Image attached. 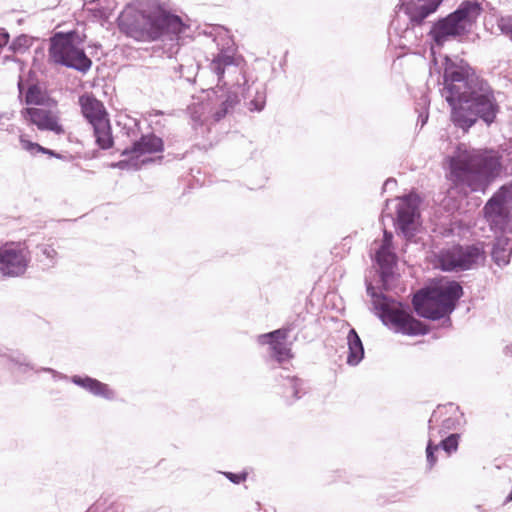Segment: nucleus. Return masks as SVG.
<instances>
[{
    "instance_id": "25",
    "label": "nucleus",
    "mask_w": 512,
    "mask_h": 512,
    "mask_svg": "<svg viewBox=\"0 0 512 512\" xmlns=\"http://www.w3.org/2000/svg\"><path fill=\"white\" fill-rule=\"evenodd\" d=\"M37 259L46 268H53L58 262V252L53 244L41 243L37 245Z\"/></svg>"
},
{
    "instance_id": "35",
    "label": "nucleus",
    "mask_w": 512,
    "mask_h": 512,
    "mask_svg": "<svg viewBox=\"0 0 512 512\" xmlns=\"http://www.w3.org/2000/svg\"><path fill=\"white\" fill-rule=\"evenodd\" d=\"M47 39H43L41 44L34 49V55L31 64H42L46 57Z\"/></svg>"
},
{
    "instance_id": "21",
    "label": "nucleus",
    "mask_w": 512,
    "mask_h": 512,
    "mask_svg": "<svg viewBox=\"0 0 512 512\" xmlns=\"http://www.w3.org/2000/svg\"><path fill=\"white\" fill-rule=\"evenodd\" d=\"M348 346L347 364L357 366L364 358V346L360 336L351 328L346 337Z\"/></svg>"
},
{
    "instance_id": "53",
    "label": "nucleus",
    "mask_w": 512,
    "mask_h": 512,
    "mask_svg": "<svg viewBox=\"0 0 512 512\" xmlns=\"http://www.w3.org/2000/svg\"><path fill=\"white\" fill-rule=\"evenodd\" d=\"M23 22H24V19H23V18H20V19H18V20H17V24H18V25H21Z\"/></svg>"
},
{
    "instance_id": "54",
    "label": "nucleus",
    "mask_w": 512,
    "mask_h": 512,
    "mask_svg": "<svg viewBox=\"0 0 512 512\" xmlns=\"http://www.w3.org/2000/svg\"><path fill=\"white\" fill-rule=\"evenodd\" d=\"M18 87H19V90L22 91V81L21 80L18 82Z\"/></svg>"
},
{
    "instance_id": "12",
    "label": "nucleus",
    "mask_w": 512,
    "mask_h": 512,
    "mask_svg": "<svg viewBox=\"0 0 512 512\" xmlns=\"http://www.w3.org/2000/svg\"><path fill=\"white\" fill-rule=\"evenodd\" d=\"M422 4H416L413 0H399L398 7L409 18V24L412 27H420L425 20L435 13L444 0H417Z\"/></svg>"
},
{
    "instance_id": "7",
    "label": "nucleus",
    "mask_w": 512,
    "mask_h": 512,
    "mask_svg": "<svg viewBox=\"0 0 512 512\" xmlns=\"http://www.w3.org/2000/svg\"><path fill=\"white\" fill-rule=\"evenodd\" d=\"M87 35L76 28L54 30L47 39L48 64H92L85 54Z\"/></svg>"
},
{
    "instance_id": "55",
    "label": "nucleus",
    "mask_w": 512,
    "mask_h": 512,
    "mask_svg": "<svg viewBox=\"0 0 512 512\" xmlns=\"http://www.w3.org/2000/svg\"><path fill=\"white\" fill-rule=\"evenodd\" d=\"M3 117H4V114L0 113V121L3 119Z\"/></svg>"
},
{
    "instance_id": "2",
    "label": "nucleus",
    "mask_w": 512,
    "mask_h": 512,
    "mask_svg": "<svg viewBox=\"0 0 512 512\" xmlns=\"http://www.w3.org/2000/svg\"><path fill=\"white\" fill-rule=\"evenodd\" d=\"M119 30L137 41L157 40L169 37L171 41H178L180 34L188 26L177 14L166 9L159 0H154L145 9H137L131 4L126 5L118 15ZM179 50V44H171L168 58H172L173 49Z\"/></svg>"
},
{
    "instance_id": "42",
    "label": "nucleus",
    "mask_w": 512,
    "mask_h": 512,
    "mask_svg": "<svg viewBox=\"0 0 512 512\" xmlns=\"http://www.w3.org/2000/svg\"><path fill=\"white\" fill-rule=\"evenodd\" d=\"M457 58H458V56H456V55L444 54L443 55V62L441 64H460V65L469 64L464 59H459V61L457 62L456 61Z\"/></svg>"
},
{
    "instance_id": "50",
    "label": "nucleus",
    "mask_w": 512,
    "mask_h": 512,
    "mask_svg": "<svg viewBox=\"0 0 512 512\" xmlns=\"http://www.w3.org/2000/svg\"><path fill=\"white\" fill-rule=\"evenodd\" d=\"M9 32L7 31L6 28H3V27H0V38H5L7 39V37L9 36Z\"/></svg>"
},
{
    "instance_id": "48",
    "label": "nucleus",
    "mask_w": 512,
    "mask_h": 512,
    "mask_svg": "<svg viewBox=\"0 0 512 512\" xmlns=\"http://www.w3.org/2000/svg\"><path fill=\"white\" fill-rule=\"evenodd\" d=\"M68 68H73L82 72L83 74L87 73L91 66H67Z\"/></svg>"
},
{
    "instance_id": "30",
    "label": "nucleus",
    "mask_w": 512,
    "mask_h": 512,
    "mask_svg": "<svg viewBox=\"0 0 512 512\" xmlns=\"http://www.w3.org/2000/svg\"><path fill=\"white\" fill-rule=\"evenodd\" d=\"M85 54L89 61L93 64V60L100 61L104 55L102 45L96 41L85 40Z\"/></svg>"
},
{
    "instance_id": "10",
    "label": "nucleus",
    "mask_w": 512,
    "mask_h": 512,
    "mask_svg": "<svg viewBox=\"0 0 512 512\" xmlns=\"http://www.w3.org/2000/svg\"><path fill=\"white\" fill-rule=\"evenodd\" d=\"M30 251L25 243H6L0 248V274L3 277L23 275L30 262Z\"/></svg>"
},
{
    "instance_id": "40",
    "label": "nucleus",
    "mask_w": 512,
    "mask_h": 512,
    "mask_svg": "<svg viewBox=\"0 0 512 512\" xmlns=\"http://www.w3.org/2000/svg\"><path fill=\"white\" fill-rule=\"evenodd\" d=\"M392 239H393L392 233L387 231V230H384L383 241H382V244H381V246H380V248L378 250L392 251L391 250V248H392Z\"/></svg>"
},
{
    "instance_id": "36",
    "label": "nucleus",
    "mask_w": 512,
    "mask_h": 512,
    "mask_svg": "<svg viewBox=\"0 0 512 512\" xmlns=\"http://www.w3.org/2000/svg\"><path fill=\"white\" fill-rule=\"evenodd\" d=\"M439 446L433 444L431 440L428 441L427 447H426V459L429 466V469H431L437 462V458L435 457V452L438 451Z\"/></svg>"
},
{
    "instance_id": "44",
    "label": "nucleus",
    "mask_w": 512,
    "mask_h": 512,
    "mask_svg": "<svg viewBox=\"0 0 512 512\" xmlns=\"http://www.w3.org/2000/svg\"><path fill=\"white\" fill-rule=\"evenodd\" d=\"M41 153L48 154L49 156H52V157H55L58 159H71V156H69V157L63 156V155L55 152L54 150H51V149H48L45 147H44V151H41Z\"/></svg>"
},
{
    "instance_id": "31",
    "label": "nucleus",
    "mask_w": 512,
    "mask_h": 512,
    "mask_svg": "<svg viewBox=\"0 0 512 512\" xmlns=\"http://www.w3.org/2000/svg\"><path fill=\"white\" fill-rule=\"evenodd\" d=\"M45 96L42 94L37 85H31L25 95V102L28 105H42L44 104Z\"/></svg>"
},
{
    "instance_id": "28",
    "label": "nucleus",
    "mask_w": 512,
    "mask_h": 512,
    "mask_svg": "<svg viewBox=\"0 0 512 512\" xmlns=\"http://www.w3.org/2000/svg\"><path fill=\"white\" fill-rule=\"evenodd\" d=\"M280 376L286 379L287 383L284 384L286 388L285 393H291L293 401L300 399L301 396L306 393V391L303 388V380L297 377H290L288 375L284 376L283 374H281Z\"/></svg>"
},
{
    "instance_id": "18",
    "label": "nucleus",
    "mask_w": 512,
    "mask_h": 512,
    "mask_svg": "<svg viewBox=\"0 0 512 512\" xmlns=\"http://www.w3.org/2000/svg\"><path fill=\"white\" fill-rule=\"evenodd\" d=\"M82 114L87 121L94 125L98 120H106L108 117L104 105L92 95H82L79 98Z\"/></svg>"
},
{
    "instance_id": "4",
    "label": "nucleus",
    "mask_w": 512,
    "mask_h": 512,
    "mask_svg": "<svg viewBox=\"0 0 512 512\" xmlns=\"http://www.w3.org/2000/svg\"><path fill=\"white\" fill-rule=\"evenodd\" d=\"M185 68L189 74L185 79L189 83L196 81L199 72L211 73L217 78V85L230 86V90L217 96L219 107L213 112L215 121H219L230 113L240 102L239 90L246 83V78L239 66H179L177 72L184 77Z\"/></svg>"
},
{
    "instance_id": "23",
    "label": "nucleus",
    "mask_w": 512,
    "mask_h": 512,
    "mask_svg": "<svg viewBox=\"0 0 512 512\" xmlns=\"http://www.w3.org/2000/svg\"><path fill=\"white\" fill-rule=\"evenodd\" d=\"M92 127L97 145L103 150L111 148L114 141L109 119L98 120Z\"/></svg>"
},
{
    "instance_id": "19",
    "label": "nucleus",
    "mask_w": 512,
    "mask_h": 512,
    "mask_svg": "<svg viewBox=\"0 0 512 512\" xmlns=\"http://www.w3.org/2000/svg\"><path fill=\"white\" fill-rule=\"evenodd\" d=\"M72 382L85 390L89 391L91 394L99 397H103L105 399H113L114 393L109 388V386L105 383L100 382L97 379L91 378L89 376L81 377L75 375L72 377Z\"/></svg>"
},
{
    "instance_id": "9",
    "label": "nucleus",
    "mask_w": 512,
    "mask_h": 512,
    "mask_svg": "<svg viewBox=\"0 0 512 512\" xmlns=\"http://www.w3.org/2000/svg\"><path fill=\"white\" fill-rule=\"evenodd\" d=\"M427 36L430 40V51L432 55L429 64H438L436 53H440V50L444 47L446 42L450 40L464 42V40L469 37V34L464 25H461L454 16L449 13L432 22Z\"/></svg>"
},
{
    "instance_id": "49",
    "label": "nucleus",
    "mask_w": 512,
    "mask_h": 512,
    "mask_svg": "<svg viewBox=\"0 0 512 512\" xmlns=\"http://www.w3.org/2000/svg\"><path fill=\"white\" fill-rule=\"evenodd\" d=\"M396 185V180L393 178H389L384 182L383 189L386 190L388 187Z\"/></svg>"
},
{
    "instance_id": "47",
    "label": "nucleus",
    "mask_w": 512,
    "mask_h": 512,
    "mask_svg": "<svg viewBox=\"0 0 512 512\" xmlns=\"http://www.w3.org/2000/svg\"><path fill=\"white\" fill-rule=\"evenodd\" d=\"M9 42H10V35L7 37V39L5 38H0V52L4 49V48H8V45H9Z\"/></svg>"
},
{
    "instance_id": "37",
    "label": "nucleus",
    "mask_w": 512,
    "mask_h": 512,
    "mask_svg": "<svg viewBox=\"0 0 512 512\" xmlns=\"http://www.w3.org/2000/svg\"><path fill=\"white\" fill-rule=\"evenodd\" d=\"M110 3L115 5V0H99V7L97 8L99 17L108 18L113 10V7L110 6Z\"/></svg>"
},
{
    "instance_id": "3",
    "label": "nucleus",
    "mask_w": 512,
    "mask_h": 512,
    "mask_svg": "<svg viewBox=\"0 0 512 512\" xmlns=\"http://www.w3.org/2000/svg\"><path fill=\"white\" fill-rule=\"evenodd\" d=\"M450 176L457 186L473 192H485L501 167L500 156L493 150H477L459 144L448 159Z\"/></svg>"
},
{
    "instance_id": "24",
    "label": "nucleus",
    "mask_w": 512,
    "mask_h": 512,
    "mask_svg": "<svg viewBox=\"0 0 512 512\" xmlns=\"http://www.w3.org/2000/svg\"><path fill=\"white\" fill-rule=\"evenodd\" d=\"M298 320L299 317H297L296 321L287 323L280 329L259 335L258 343L261 345L268 344L269 346L273 345L274 343H284V341L288 337L289 332H291L295 327L298 326V324L296 323Z\"/></svg>"
},
{
    "instance_id": "8",
    "label": "nucleus",
    "mask_w": 512,
    "mask_h": 512,
    "mask_svg": "<svg viewBox=\"0 0 512 512\" xmlns=\"http://www.w3.org/2000/svg\"><path fill=\"white\" fill-rule=\"evenodd\" d=\"M437 264L443 271H465L478 266L485 260L484 244H456L438 252Z\"/></svg>"
},
{
    "instance_id": "5",
    "label": "nucleus",
    "mask_w": 512,
    "mask_h": 512,
    "mask_svg": "<svg viewBox=\"0 0 512 512\" xmlns=\"http://www.w3.org/2000/svg\"><path fill=\"white\" fill-rule=\"evenodd\" d=\"M463 295V288L457 281L441 285L427 286L418 290L412 298L416 314L429 320H439L449 316Z\"/></svg>"
},
{
    "instance_id": "33",
    "label": "nucleus",
    "mask_w": 512,
    "mask_h": 512,
    "mask_svg": "<svg viewBox=\"0 0 512 512\" xmlns=\"http://www.w3.org/2000/svg\"><path fill=\"white\" fill-rule=\"evenodd\" d=\"M459 434L453 433L443 439L439 444V448L441 447L448 455L455 452L458 449L459 445Z\"/></svg>"
},
{
    "instance_id": "29",
    "label": "nucleus",
    "mask_w": 512,
    "mask_h": 512,
    "mask_svg": "<svg viewBox=\"0 0 512 512\" xmlns=\"http://www.w3.org/2000/svg\"><path fill=\"white\" fill-rule=\"evenodd\" d=\"M271 356L278 362L283 363L292 358L291 349L284 343H274L270 346Z\"/></svg>"
},
{
    "instance_id": "34",
    "label": "nucleus",
    "mask_w": 512,
    "mask_h": 512,
    "mask_svg": "<svg viewBox=\"0 0 512 512\" xmlns=\"http://www.w3.org/2000/svg\"><path fill=\"white\" fill-rule=\"evenodd\" d=\"M11 362L15 363L19 366V369H21L23 372L26 370H32L33 366L30 365V363L27 360V357L17 353V354H11L6 356Z\"/></svg>"
},
{
    "instance_id": "17",
    "label": "nucleus",
    "mask_w": 512,
    "mask_h": 512,
    "mask_svg": "<svg viewBox=\"0 0 512 512\" xmlns=\"http://www.w3.org/2000/svg\"><path fill=\"white\" fill-rule=\"evenodd\" d=\"M164 149L163 140L154 135H142L140 139L136 140L130 148L123 150L122 155H143L162 152Z\"/></svg>"
},
{
    "instance_id": "39",
    "label": "nucleus",
    "mask_w": 512,
    "mask_h": 512,
    "mask_svg": "<svg viewBox=\"0 0 512 512\" xmlns=\"http://www.w3.org/2000/svg\"><path fill=\"white\" fill-rule=\"evenodd\" d=\"M430 105V99L426 93H422L419 99L416 101L415 110L424 111L428 110Z\"/></svg>"
},
{
    "instance_id": "51",
    "label": "nucleus",
    "mask_w": 512,
    "mask_h": 512,
    "mask_svg": "<svg viewBox=\"0 0 512 512\" xmlns=\"http://www.w3.org/2000/svg\"><path fill=\"white\" fill-rule=\"evenodd\" d=\"M42 370L45 372L52 373L54 377L59 375V373L57 371L53 370L52 368H43Z\"/></svg>"
},
{
    "instance_id": "26",
    "label": "nucleus",
    "mask_w": 512,
    "mask_h": 512,
    "mask_svg": "<svg viewBox=\"0 0 512 512\" xmlns=\"http://www.w3.org/2000/svg\"><path fill=\"white\" fill-rule=\"evenodd\" d=\"M37 37L22 33L9 42L8 50L13 54H24L33 45L34 41H38Z\"/></svg>"
},
{
    "instance_id": "45",
    "label": "nucleus",
    "mask_w": 512,
    "mask_h": 512,
    "mask_svg": "<svg viewBox=\"0 0 512 512\" xmlns=\"http://www.w3.org/2000/svg\"><path fill=\"white\" fill-rule=\"evenodd\" d=\"M418 112V123H421V126H424L428 121L429 112L428 110L417 111Z\"/></svg>"
},
{
    "instance_id": "13",
    "label": "nucleus",
    "mask_w": 512,
    "mask_h": 512,
    "mask_svg": "<svg viewBox=\"0 0 512 512\" xmlns=\"http://www.w3.org/2000/svg\"><path fill=\"white\" fill-rule=\"evenodd\" d=\"M419 217L418 202L412 195L404 196L397 206L396 221L401 233L408 239L414 236L415 220Z\"/></svg>"
},
{
    "instance_id": "1",
    "label": "nucleus",
    "mask_w": 512,
    "mask_h": 512,
    "mask_svg": "<svg viewBox=\"0 0 512 512\" xmlns=\"http://www.w3.org/2000/svg\"><path fill=\"white\" fill-rule=\"evenodd\" d=\"M442 96L451 107L453 124L467 132L480 119L495 122L500 106L489 83L472 66H444Z\"/></svg>"
},
{
    "instance_id": "16",
    "label": "nucleus",
    "mask_w": 512,
    "mask_h": 512,
    "mask_svg": "<svg viewBox=\"0 0 512 512\" xmlns=\"http://www.w3.org/2000/svg\"><path fill=\"white\" fill-rule=\"evenodd\" d=\"M217 42L218 53L210 64H246L244 57L237 53V47L231 36L220 37Z\"/></svg>"
},
{
    "instance_id": "27",
    "label": "nucleus",
    "mask_w": 512,
    "mask_h": 512,
    "mask_svg": "<svg viewBox=\"0 0 512 512\" xmlns=\"http://www.w3.org/2000/svg\"><path fill=\"white\" fill-rule=\"evenodd\" d=\"M187 112L195 123H202L206 119L207 114L212 112V108L209 101H199L190 104L187 107Z\"/></svg>"
},
{
    "instance_id": "43",
    "label": "nucleus",
    "mask_w": 512,
    "mask_h": 512,
    "mask_svg": "<svg viewBox=\"0 0 512 512\" xmlns=\"http://www.w3.org/2000/svg\"><path fill=\"white\" fill-rule=\"evenodd\" d=\"M132 165L135 167V169L138 168L137 163L136 162L134 163L132 159L131 160H121L115 164H112L113 167H117L122 170L129 169L130 166H132Z\"/></svg>"
},
{
    "instance_id": "38",
    "label": "nucleus",
    "mask_w": 512,
    "mask_h": 512,
    "mask_svg": "<svg viewBox=\"0 0 512 512\" xmlns=\"http://www.w3.org/2000/svg\"><path fill=\"white\" fill-rule=\"evenodd\" d=\"M20 143L22 145V148L32 154L36 152L44 151V147L39 145L38 143L31 142L27 139H25L23 136L20 137Z\"/></svg>"
},
{
    "instance_id": "22",
    "label": "nucleus",
    "mask_w": 512,
    "mask_h": 512,
    "mask_svg": "<svg viewBox=\"0 0 512 512\" xmlns=\"http://www.w3.org/2000/svg\"><path fill=\"white\" fill-rule=\"evenodd\" d=\"M512 253V242L511 240L504 236H498L495 238L493 242L491 256L493 261L498 266H505L510 261V256Z\"/></svg>"
},
{
    "instance_id": "6",
    "label": "nucleus",
    "mask_w": 512,
    "mask_h": 512,
    "mask_svg": "<svg viewBox=\"0 0 512 512\" xmlns=\"http://www.w3.org/2000/svg\"><path fill=\"white\" fill-rule=\"evenodd\" d=\"M366 292L371 297L373 310L385 326L406 335H425L427 329L421 321L413 318L405 306L382 292L366 280Z\"/></svg>"
},
{
    "instance_id": "14",
    "label": "nucleus",
    "mask_w": 512,
    "mask_h": 512,
    "mask_svg": "<svg viewBox=\"0 0 512 512\" xmlns=\"http://www.w3.org/2000/svg\"><path fill=\"white\" fill-rule=\"evenodd\" d=\"M25 119L30 121L39 130L52 131L57 135L64 133L61 124L58 123V117L50 110L38 107L25 108L22 111Z\"/></svg>"
},
{
    "instance_id": "52",
    "label": "nucleus",
    "mask_w": 512,
    "mask_h": 512,
    "mask_svg": "<svg viewBox=\"0 0 512 512\" xmlns=\"http://www.w3.org/2000/svg\"><path fill=\"white\" fill-rule=\"evenodd\" d=\"M512 501V491L508 494V496L506 497L505 501H504V504H507L509 502Z\"/></svg>"
},
{
    "instance_id": "11",
    "label": "nucleus",
    "mask_w": 512,
    "mask_h": 512,
    "mask_svg": "<svg viewBox=\"0 0 512 512\" xmlns=\"http://www.w3.org/2000/svg\"><path fill=\"white\" fill-rule=\"evenodd\" d=\"M505 193L506 187L503 186L487 201L483 209L491 229L495 232H503L508 227L509 217L505 210Z\"/></svg>"
},
{
    "instance_id": "46",
    "label": "nucleus",
    "mask_w": 512,
    "mask_h": 512,
    "mask_svg": "<svg viewBox=\"0 0 512 512\" xmlns=\"http://www.w3.org/2000/svg\"><path fill=\"white\" fill-rule=\"evenodd\" d=\"M3 60H4V62H14L16 64H26L20 58L16 57L13 53H12V55H5Z\"/></svg>"
},
{
    "instance_id": "41",
    "label": "nucleus",
    "mask_w": 512,
    "mask_h": 512,
    "mask_svg": "<svg viewBox=\"0 0 512 512\" xmlns=\"http://www.w3.org/2000/svg\"><path fill=\"white\" fill-rule=\"evenodd\" d=\"M224 475L234 484H239L245 481L247 478V473L245 472L238 474L232 472H225Z\"/></svg>"
},
{
    "instance_id": "32",
    "label": "nucleus",
    "mask_w": 512,
    "mask_h": 512,
    "mask_svg": "<svg viewBox=\"0 0 512 512\" xmlns=\"http://www.w3.org/2000/svg\"><path fill=\"white\" fill-rule=\"evenodd\" d=\"M266 103V93L263 87L256 88L254 98L249 102V110L260 112L264 109Z\"/></svg>"
},
{
    "instance_id": "20",
    "label": "nucleus",
    "mask_w": 512,
    "mask_h": 512,
    "mask_svg": "<svg viewBox=\"0 0 512 512\" xmlns=\"http://www.w3.org/2000/svg\"><path fill=\"white\" fill-rule=\"evenodd\" d=\"M376 260L379 265V277L384 289L394 275L396 255L392 251L378 250Z\"/></svg>"
},
{
    "instance_id": "15",
    "label": "nucleus",
    "mask_w": 512,
    "mask_h": 512,
    "mask_svg": "<svg viewBox=\"0 0 512 512\" xmlns=\"http://www.w3.org/2000/svg\"><path fill=\"white\" fill-rule=\"evenodd\" d=\"M484 9L479 0H463L458 7L450 12L454 18L467 29L470 34L472 26L476 24Z\"/></svg>"
}]
</instances>
